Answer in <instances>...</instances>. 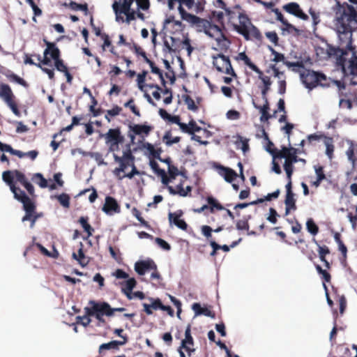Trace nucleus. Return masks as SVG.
Instances as JSON below:
<instances>
[{"instance_id": "1", "label": "nucleus", "mask_w": 357, "mask_h": 357, "mask_svg": "<svg viewBox=\"0 0 357 357\" xmlns=\"http://www.w3.org/2000/svg\"><path fill=\"white\" fill-rule=\"evenodd\" d=\"M351 17L343 13L334 19L333 27L338 38L340 46L345 50L337 59V66L344 77L357 76V54L352 46Z\"/></svg>"}, {"instance_id": "2", "label": "nucleus", "mask_w": 357, "mask_h": 357, "mask_svg": "<svg viewBox=\"0 0 357 357\" xmlns=\"http://www.w3.org/2000/svg\"><path fill=\"white\" fill-rule=\"evenodd\" d=\"M109 151L113 153L115 162L119 165L114 172L120 178H131L137 174L133 165V157L130 147L123 142V137L117 129H109L104 135Z\"/></svg>"}, {"instance_id": "3", "label": "nucleus", "mask_w": 357, "mask_h": 357, "mask_svg": "<svg viewBox=\"0 0 357 357\" xmlns=\"http://www.w3.org/2000/svg\"><path fill=\"white\" fill-rule=\"evenodd\" d=\"M196 28L197 31L204 33L212 40L213 49L224 51L229 48L230 42L218 26L212 24L208 20L200 19Z\"/></svg>"}, {"instance_id": "4", "label": "nucleus", "mask_w": 357, "mask_h": 357, "mask_svg": "<svg viewBox=\"0 0 357 357\" xmlns=\"http://www.w3.org/2000/svg\"><path fill=\"white\" fill-rule=\"evenodd\" d=\"M285 65L288 68H293L294 70H298L299 72L301 82L309 91H312L318 86H327L329 85V82L325 75L305 69L298 62H287Z\"/></svg>"}, {"instance_id": "5", "label": "nucleus", "mask_w": 357, "mask_h": 357, "mask_svg": "<svg viewBox=\"0 0 357 357\" xmlns=\"http://www.w3.org/2000/svg\"><path fill=\"white\" fill-rule=\"evenodd\" d=\"M271 146L273 144L269 142V146L267 148V151L273 155V160L275 158H284V168L286 172L288 178H290L292 174L293 168L292 164L297 161L296 155L298 150L293 147H282L281 150H273L271 149ZM273 171L275 173L279 174L280 172V167L274 161H273Z\"/></svg>"}, {"instance_id": "6", "label": "nucleus", "mask_w": 357, "mask_h": 357, "mask_svg": "<svg viewBox=\"0 0 357 357\" xmlns=\"http://www.w3.org/2000/svg\"><path fill=\"white\" fill-rule=\"evenodd\" d=\"M229 20L234 26V29L245 39L257 37L259 34L257 29L252 24L248 17L242 13H236L229 10H225Z\"/></svg>"}, {"instance_id": "7", "label": "nucleus", "mask_w": 357, "mask_h": 357, "mask_svg": "<svg viewBox=\"0 0 357 357\" xmlns=\"http://www.w3.org/2000/svg\"><path fill=\"white\" fill-rule=\"evenodd\" d=\"M132 3V0H117L113 3L112 9L117 22L130 23L135 18L136 15L139 18L144 19L142 13L131 8Z\"/></svg>"}, {"instance_id": "8", "label": "nucleus", "mask_w": 357, "mask_h": 357, "mask_svg": "<svg viewBox=\"0 0 357 357\" xmlns=\"http://www.w3.org/2000/svg\"><path fill=\"white\" fill-rule=\"evenodd\" d=\"M47 48L43 52V60L41 63L45 66H50L51 64V59L54 61L55 68L60 72L65 73L68 70L67 67L63 63V61L60 59L59 50L53 43L47 42Z\"/></svg>"}, {"instance_id": "9", "label": "nucleus", "mask_w": 357, "mask_h": 357, "mask_svg": "<svg viewBox=\"0 0 357 357\" xmlns=\"http://www.w3.org/2000/svg\"><path fill=\"white\" fill-rule=\"evenodd\" d=\"M165 185H167L171 194H178L182 197L191 196L190 192L193 188L195 189L198 195H202L204 189L199 186V180H197L195 185L191 186L190 185H185L186 180H181L178 184L175 186L170 185L169 183L173 180H161Z\"/></svg>"}, {"instance_id": "10", "label": "nucleus", "mask_w": 357, "mask_h": 357, "mask_svg": "<svg viewBox=\"0 0 357 357\" xmlns=\"http://www.w3.org/2000/svg\"><path fill=\"white\" fill-rule=\"evenodd\" d=\"M140 150L145 155L149 158V165L151 169L157 172L158 176H160L161 178H167L165 176V170L158 169L157 162L151 160L154 158H159L162 152L160 148L149 142H144L142 144Z\"/></svg>"}, {"instance_id": "11", "label": "nucleus", "mask_w": 357, "mask_h": 357, "mask_svg": "<svg viewBox=\"0 0 357 357\" xmlns=\"http://www.w3.org/2000/svg\"><path fill=\"white\" fill-rule=\"evenodd\" d=\"M89 304L91 307H86L84 308L85 313L87 316L95 317L98 321V326L105 325L106 321L104 316H106L105 311L107 310L103 302H96L90 301Z\"/></svg>"}, {"instance_id": "12", "label": "nucleus", "mask_w": 357, "mask_h": 357, "mask_svg": "<svg viewBox=\"0 0 357 357\" xmlns=\"http://www.w3.org/2000/svg\"><path fill=\"white\" fill-rule=\"evenodd\" d=\"M23 204V208L25 211V215L22 218V222L30 221L31 227H33L36 221L38 218V215L36 211V205L29 197H23L21 201Z\"/></svg>"}, {"instance_id": "13", "label": "nucleus", "mask_w": 357, "mask_h": 357, "mask_svg": "<svg viewBox=\"0 0 357 357\" xmlns=\"http://www.w3.org/2000/svg\"><path fill=\"white\" fill-rule=\"evenodd\" d=\"M348 146L346 155L352 165V169L347 172V176L351 178H357V144L350 140H347Z\"/></svg>"}, {"instance_id": "14", "label": "nucleus", "mask_w": 357, "mask_h": 357, "mask_svg": "<svg viewBox=\"0 0 357 357\" xmlns=\"http://www.w3.org/2000/svg\"><path fill=\"white\" fill-rule=\"evenodd\" d=\"M213 65L215 66L218 71L231 75V77L236 76L228 57L222 54L214 56Z\"/></svg>"}, {"instance_id": "15", "label": "nucleus", "mask_w": 357, "mask_h": 357, "mask_svg": "<svg viewBox=\"0 0 357 357\" xmlns=\"http://www.w3.org/2000/svg\"><path fill=\"white\" fill-rule=\"evenodd\" d=\"M267 73L270 74L275 80L278 88V93L281 95L286 91V76L284 72L280 71L275 66H272L267 70Z\"/></svg>"}, {"instance_id": "16", "label": "nucleus", "mask_w": 357, "mask_h": 357, "mask_svg": "<svg viewBox=\"0 0 357 357\" xmlns=\"http://www.w3.org/2000/svg\"><path fill=\"white\" fill-rule=\"evenodd\" d=\"M286 188V196L284 199L285 204V215H288L290 211L296 210L297 207L296 205V199L294 198V193L292 190L291 180H289V182L285 185Z\"/></svg>"}, {"instance_id": "17", "label": "nucleus", "mask_w": 357, "mask_h": 357, "mask_svg": "<svg viewBox=\"0 0 357 357\" xmlns=\"http://www.w3.org/2000/svg\"><path fill=\"white\" fill-rule=\"evenodd\" d=\"M183 215V212L181 210H178L174 213L169 212L168 220L170 225H174L180 229L186 231L188 225L183 219H181Z\"/></svg>"}, {"instance_id": "18", "label": "nucleus", "mask_w": 357, "mask_h": 357, "mask_svg": "<svg viewBox=\"0 0 357 357\" xmlns=\"http://www.w3.org/2000/svg\"><path fill=\"white\" fill-rule=\"evenodd\" d=\"M283 9L291 15L303 20H307L309 17L301 8L300 6L295 2H291L283 6Z\"/></svg>"}, {"instance_id": "19", "label": "nucleus", "mask_w": 357, "mask_h": 357, "mask_svg": "<svg viewBox=\"0 0 357 357\" xmlns=\"http://www.w3.org/2000/svg\"><path fill=\"white\" fill-rule=\"evenodd\" d=\"M181 348H184L188 356L195 352L194 340L191 335V325L188 324L185 331V338L181 341Z\"/></svg>"}, {"instance_id": "20", "label": "nucleus", "mask_w": 357, "mask_h": 357, "mask_svg": "<svg viewBox=\"0 0 357 357\" xmlns=\"http://www.w3.org/2000/svg\"><path fill=\"white\" fill-rule=\"evenodd\" d=\"M151 269H156V264L152 259L139 261L135 264V270L139 275H144Z\"/></svg>"}, {"instance_id": "21", "label": "nucleus", "mask_w": 357, "mask_h": 357, "mask_svg": "<svg viewBox=\"0 0 357 357\" xmlns=\"http://www.w3.org/2000/svg\"><path fill=\"white\" fill-rule=\"evenodd\" d=\"M102 211L107 214L112 215L114 213H120L121 208L114 198L107 196L105 198V202L103 205Z\"/></svg>"}, {"instance_id": "22", "label": "nucleus", "mask_w": 357, "mask_h": 357, "mask_svg": "<svg viewBox=\"0 0 357 357\" xmlns=\"http://www.w3.org/2000/svg\"><path fill=\"white\" fill-rule=\"evenodd\" d=\"M37 57H38V60L39 61L38 63H36L33 61V59L28 56V54H25L24 55V63L30 64V65H35L38 68H40L44 73H45L48 75V77L50 79H53L54 75V70L47 68L44 66L45 65H43L41 63V60H43V58H41V56L40 55H38Z\"/></svg>"}, {"instance_id": "23", "label": "nucleus", "mask_w": 357, "mask_h": 357, "mask_svg": "<svg viewBox=\"0 0 357 357\" xmlns=\"http://www.w3.org/2000/svg\"><path fill=\"white\" fill-rule=\"evenodd\" d=\"M7 185H9L11 191L14 194V197L18 201L21 202L23 199V197H28L24 190H22L15 180H4Z\"/></svg>"}, {"instance_id": "24", "label": "nucleus", "mask_w": 357, "mask_h": 357, "mask_svg": "<svg viewBox=\"0 0 357 357\" xmlns=\"http://www.w3.org/2000/svg\"><path fill=\"white\" fill-rule=\"evenodd\" d=\"M149 300L151 302L150 305L147 303L143 304L144 311L146 312V314H152L153 310H162L163 304L160 298H149Z\"/></svg>"}, {"instance_id": "25", "label": "nucleus", "mask_w": 357, "mask_h": 357, "mask_svg": "<svg viewBox=\"0 0 357 357\" xmlns=\"http://www.w3.org/2000/svg\"><path fill=\"white\" fill-rule=\"evenodd\" d=\"M258 75V77L262 82L264 84V87L261 90V94L263 98H265L266 96V93L269 91L270 87L272 84V81L271 80V77L267 75H264L263 73L257 67V70H254Z\"/></svg>"}, {"instance_id": "26", "label": "nucleus", "mask_w": 357, "mask_h": 357, "mask_svg": "<svg viewBox=\"0 0 357 357\" xmlns=\"http://www.w3.org/2000/svg\"><path fill=\"white\" fill-rule=\"evenodd\" d=\"M137 281L134 278H128L121 283V291L128 299H132V291L135 287Z\"/></svg>"}, {"instance_id": "27", "label": "nucleus", "mask_w": 357, "mask_h": 357, "mask_svg": "<svg viewBox=\"0 0 357 357\" xmlns=\"http://www.w3.org/2000/svg\"><path fill=\"white\" fill-rule=\"evenodd\" d=\"M78 253H73V258L78 261V263L82 266H86L89 262V258L85 256L84 253V244L80 242L79 245Z\"/></svg>"}, {"instance_id": "28", "label": "nucleus", "mask_w": 357, "mask_h": 357, "mask_svg": "<svg viewBox=\"0 0 357 357\" xmlns=\"http://www.w3.org/2000/svg\"><path fill=\"white\" fill-rule=\"evenodd\" d=\"M214 168L218 173L219 176L224 178H233L237 176L236 173L230 168L225 167L220 165H214Z\"/></svg>"}, {"instance_id": "29", "label": "nucleus", "mask_w": 357, "mask_h": 357, "mask_svg": "<svg viewBox=\"0 0 357 357\" xmlns=\"http://www.w3.org/2000/svg\"><path fill=\"white\" fill-rule=\"evenodd\" d=\"M130 130L137 135H147L151 130V127L146 124H132L130 126Z\"/></svg>"}, {"instance_id": "30", "label": "nucleus", "mask_w": 357, "mask_h": 357, "mask_svg": "<svg viewBox=\"0 0 357 357\" xmlns=\"http://www.w3.org/2000/svg\"><path fill=\"white\" fill-rule=\"evenodd\" d=\"M206 201L208 205L205 204L202 206L203 211L206 209H210V211L213 213L215 209L218 211L224 209V206L212 196H208L206 198Z\"/></svg>"}, {"instance_id": "31", "label": "nucleus", "mask_w": 357, "mask_h": 357, "mask_svg": "<svg viewBox=\"0 0 357 357\" xmlns=\"http://www.w3.org/2000/svg\"><path fill=\"white\" fill-rule=\"evenodd\" d=\"M263 99L264 100V103L262 106H257L255 102H253L254 107L261 113L260 121L261 122L268 121L271 117V115L268 114L269 106L266 96Z\"/></svg>"}, {"instance_id": "32", "label": "nucleus", "mask_w": 357, "mask_h": 357, "mask_svg": "<svg viewBox=\"0 0 357 357\" xmlns=\"http://www.w3.org/2000/svg\"><path fill=\"white\" fill-rule=\"evenodd\" d=\"M192 310H194L195 315H204L206 317H209L211 318L215 317V314L214 312L211 311L210 309L207 307H202L201 305L198 303H195L192 306Z\"/></svg>"}, {"instance_id": "33", "label": "nucleus", "mask_w": 357, "mask_h": 357, "mask_svg": "<svg viewBox=\"0 0 357 357\" xmlns=\"http://www.w3.org/2000/svg\"><path fill=\"white\" fill-rule=\"evenodd\" d=\"M178 10L181 15L182 20H183L192 24H195L196 26L197 22H199V20H200V18H199L198 17L185 12L184 10V9L183 8V7L181 6H179L178 7Z\"/></svg>"}, {"instance_id": "34", "label": "nucleus", "mask_w": 357, "mask_h": 357, "mask_svg": "<svg viewBox=\"0 0 357 357\" xmlns=\"http://www.w3.org/2000/svg\"><path fill=\"white\" fill-rule=\"evenodd\" d=\"M13 94L9 86L1 84L0 86V98L7 102L13 100Z\"/></svg>"}, {"instance_id": "35", "label": "nucleus", "mask_w": 357, "mask_h": 357, "mask_svg": "<svg viewBox=\"0 0 357 357\" xmlns=\"http://www.w3.org/2000/svg\"><path fill=\"white\" fill-rule=\"evenodd\" d=\"M308 13L311 17L312 21L313 29H316V26L319 24L320 20V12L315 8L310 7L308 10Z\"/></svg>"}, {"instance_id": "36", "label": "nucleus", "mask_w": 357, "mask_h": 357, "mask_svg": "<svg viewBox=\"0 0 357 357\" xmlns=\"http://www.w3.org/2000/svg\"><path fill=\"white\" fill-rule=\"evenodd\" d=\"M89 218L88 217L82 216L79 219V222L84 229V231L87 233V237H89L92 235V232L94 231L93 228L89 224L88 222Z\"/></svg>"}, {"instance_id": "37", "label": "nucleus", "mask_w": 357, "mask_h": 357, "mask_svg": "<svg viewBox=\"0 0 357 357\" xmlns=\"http://www.w3.org/2000/svg\"><path fill=\"white\" fill-rule=\"evenodd\" d=\"M238 59L239 60H241L244 61V63L248 66L251 70H257V66L255 65L250 59L248 57V56L245 54V52H241L238 55Z\"/></svg>"}, {"instance_id": "38", "label": "nucleus", "mask_w": 357, "mask_h": 357, "mask_svg": "<svg viewBox=\"0 0 357 357\" xmlns=\"http://www.w3.org/2000/svg\"><path fill=\"white\" fill-rule=\"evenodd\" d=\"M324 146L326 147V155L331 159L333 157V151H334V146L333 144V141L331 138H326L324 139Z\"/></svg>"}, {"instance_id": "39", "label": "nucleus", "mask_w": 357, "mask_h": 357, "mask_svg": "<svg viewBox=\"0 0 357 357\" xmlns=\"http://www.w3.org/2000/svg\"><path fill=\"white\" fill-rule=\"evenodd\" d=\"M104 305L105 306V308L107 310L105 312L106 314V317H112L114 314L115 312H124L126 310V308L124 307H112L111 305L107 303L103 302Z\"/></svg>"}, {"instance_id": "40", "label": "nucleus", "mask_w": 357, "mask_h": 357, "mask_svg": "<svg viewBox=\"0 0 357 357\" xmlns=\"http://www.w3.org/2000/svg\"><path fill=\"white\" fill-rule=\"evenodd\" d=\"M306 227L308 232L312 235H316L319 232V227L315 224L312 218H310L307 220Z\"/></svg>"}, {"instance_id": "41", "label": "nucleus", "mask_w": 357, "mask_h": 357, "mask_svg": "<svg viewBox=\"0 0 357 357\" xmlns=\"http://www.w3.org/2000/svg\"><path fill=\"white\" fill-rule=\"evenodd\" d=\"M24 176L20 172H3L2 174V178H24Z\"/></svg>"}, {"instance_id": "42", "label": "nucleus", "mask_w": 357, "mask_h": 357, "mask_svg": "<svg viewBox=\"0 0 357 357\" xmlns=\"http://www.w3.org/2000/svg\"><path fill=\"white\" fill-rule=\"evenodd\" d=\"M273 12L275 13L276 15L277 20L280 21L281 23H282L288 29H294V26L289 24L283 17L282 13L279 11L278 9H274Z\"/></svg>"}, {"instance_id": "43", "label": "nucleus", "mask_w": 357, "mask_h": 357, "mask_svg": "<svg viewBox=\"0 0 357 357\" xmlns=\"http://www.w3.org/2000/svg\"><path fill=\"white\" fill-rule=\"evenodd\" d=\"M162 140L167 146H171L173 144L178 142L180 138L178 137H172L171 133L169 132H167L163 136Z\"/></svg>"}, {"instance_id": "44", "label": "nucleus", "mask_w": 357, "mask_h": 357, "mask_svg": "<svg viewBox=\"0 0 357 357\" xmlns=\"http://www.w3.org/2000/svg\"><path fill=\"white\" fill-rule=\"evenodd\" d=\"M132 214L137 219L138 221L140 222V223L146 227V228H149L150 225H149L148 222H146L141 215V212L135 207H134L132 209Z\"/></svg>"}, {"instance_id": "45", "label": "nucleus", "mask_w": 357, "mask_h": 357, "mask_svg": "<svg viewBox=\"0 0 357 357\" xmlns=\"http://www.w3.org/2000/svg\"><path fill=\"white\" fill-rule=\"evenodd\" d=\"M146 73L139 74L137 75V82L138 88L141 91H145V89L148 88L149 84H145Z\"/></svg>"}, {"instance_id": "46", "label": "nucleus", "mask_w": 357, "mask_h": 357, "mask_svg": "<svg viewBox=\"0 0 357 357\" xmlns=\"http://www.w3.org/2000/svg\"><path fill=\"white\" fill-rule=\"evenodd\" d=\"M15 181L20 185L24 188L30 195L33 194L34 188L32 184L28 181V180H15Z\"/></svg>"}, {"instance_id": "47", "label": "nucleus", "mask_w": 357, "mask_h": 357, "mask_svg": "<svg viewBox=\"0 0 357 357\" xmlns=\"http://www.w3.org/2000/svg\"><path fill=\"white\" fill-rule=\"evenodd\" d=\"M57 199L61 205L65 208H69L70 206V197L66 193H62L57 197Z\"/></svg>"}, {"instance_id": "48", "label": "nucleus", "mask_w": 357, "mask_h": 357, "mask_svg": "<svg viewBox=\"0 0 357 357\" xmlns=\"http://www.w3.org/2000/svg\"><path fill=\"white\" fill-rule=\"evenodd\" d=\"M109 251L112 257L116 261H120L122 258L121 257L120 250L118 248H114L111 245L109 246Z\"/></svg>"}, {"instance_id": "49", "label": "nucleus", "mask_w": 357, "mask_h": 357, "mask_svg": "<svg viewBox=\"0 0 357 357\" xmlns=\"http://www.w3.org/2000/svg\"><path fill=\"white\" fill-rule=\"evenodd\" d=\"M202 234L208 239V241L210 242L211 239H213L212 238V231L213 229L208 225H203L201 227Z\"/></svg>"}, {"instance_id": "50", "label": "nucleus", "mask_w": 357, "mask_h": 357, "mask_svg": "<svg viewBox=\"0 0 357 357\" xmlns=\"http://www.w3.org/2000/svg\"><path fill=\"white\" fill-rule=\"evenodd\" d=\"M226 117L230 121H236L240 119L241 114L236 110L230 109L226 113Z\"/></svg>"}, {"instance_id": "51", "label": "nucleus", "mask_w": 357, "mask_h": 357, "mask_svg": "<svg viewBox=\"0 0 357 357\" xmlns=\"http://www.w3.org/2000/svg\"><path fill=\"white\" fill-rule=\"evenodd\" d=\"M344 357H357V345L353 344L352 349L354 351V353L352 354L350 351V349L347 347H344Z\"/></svg>"}, {"instance_id": "52", "label": "nucleus", "mask_w": 357, "mask_h": 357, "mask_svg": "<svg viewBox=\"0 0 357 357\" xmlns=\"http://www.w3.org/2000/svg\"><path fill=\"white\" fill-rule=\"evenodd\" d=\"M314 243L319 246V258H323L326 257V255H328L330 253L329 248L326 245L321 246L318 244L317 241L315 239H313Z\"/></svg>"}, {"instance_id": "53", "label": "nucleus", "mask_w": 357, "mask_h": 357, "mask_svg": "<svg viewBox=\"0 0 357 357\" xmlns=\"http://www.w3.org/2000/svg\"><path fill=\"white\" fill-rule=\"evenodd\" d=\"M279 216V215L278 214L277 211L275 209H274L273 208H269V215L267 217V220L273 223V224H275L278 221L277 220V217Z\"/></svg>"}, {"instance_id": "54", "label": "nucleus", "mask_w": 357, "mask_h": 357, "mask_svg": "<svg viewBox=\"0 0 357 357\" xmlns=\"http://www.w3.org/2000/svg\"><path fill=\"white\" fill-rule=\"evenodd\" d=\"M271 52H272L274 57L273 58V61L275 62H283L284 64L287 61H284V56L282 54L278 53L276 51H275L273 48H270Z\"/></svg>"}, {"instance_id": "55", "label": "nucleus", "mask_w": 357, "mask_h": 357, "mask_svg": "<svg viewBox=\"0 0 357 357\" xmlns=\"http://www.w3.org/2000/svg\"><path fill=\"white\" fill-rule=\"evenodd\" d=\"M165 24L167 25L176 26L177 27V30L182 29V23L178 20H176L174 17H168L165 20Z\"/></svg>"}, {"instance_id": "56", "label": "nucleus", "mask_w": 357, "mask_h": 357, "mask_svg": "<svg viewBox=\"0 0 357 357\" xmlns=\"http://www.w3.org/2000/svg\"><path fill=\"white\" fill-rule=\"evenodd\" d=\"M264 202V199H258L256 201H253V202H251L250 203H240V204H237L234 206V209L244 208H246L247 206H248L249 205H255V204H259V203H262Z\"/></svg>"}, {"instance_id": "57", "label": "nucleus", "mask_w": 357, "mask_h": 357, "mask_svg": "<svg viewBox=\"0 0 357 357\" xmlns=\"http://www.w3.org/2000/svg\"><path fill=\"white\" fill-rule=\"evenodd\" d=\"M155 243L163 250L169 251L171 250V245L165 240L160 238H155Z\"/></svg>"}, {"instance_id": "58", "label": "nucleus", "mask_w": 357, "mask_h": 357, "mask_svg": "<svg viewBox=\"0 0 357 357\" xmlns=\"http://www.w3.org/2000/svg\"><path fill=\"white\" fill-rule=\"evenodd\" d=\"M137 3V9L146 10L149 8V0H135Z\"/></svg>"}, {"instance_id": "59", "label": "nucleus", "mask_w": 357, "mask_h": 357, "mask_svg": "<svg viewBox=\"0 0 357 357\" xmlns=\"http://www.w3.org/2000/svg\"><path fill=\"white\" fill-rule=\"evenodd\" d=\"M339 105L342 109H350L352 107V102L350 99L341 98Z\"/></svg>"}, {"instance_id": "60", "label": "nucleus", "mask_w": 357, "mask_h": 357, "mask_svg": "<svg viewBox=\"0 0 357 357\" xmlns=\"http://www.w3.org/2000/svg\"><path fill=\"white\" fill-rule=\"evenodd\" d=\"M89 316H87L86 314L84 316H77V322L80 323L84 326H87L91 323V320L89 317Z\"/></svg>"}, {"instance_id": "61", "label": "nucleus", "mask_w": 357, "mask_h": 357, "mask_svg": "<svg viewBox=\"0 0 357 357\" xmlns=\"http://www.w3.org/2000/svg\"><path fill=\"white\" fill-rule=\"evenodd\" d=\"M148 88L155 89V91L152 93V96L155 100H159L160 99V88L158 86L154 84H149Z\"/></svg>"}, {"instance_id": "62", "label": "nucleus", "mask_w": 357, "mask_h": 357, "mask_svg": "<svg viewBox=\"0 0 357 357\" xmlns=\"http://www.w3.org/2000/svg\"><path fill=\"white\" fill-rule=\"evenodd\" d=\"M236 226L238 230H248L249 229L248 222L244 220L237 221Z\"/></svg>"}, {"instance_id": "63", "label": "nucleus", "mask_w": 357, "mask_h": 357, "mask_svg": "<svg viewBox=\"0 0 357 357\" xmlns=\"http://www.w3.org/2000/svg\"><path fill=\"white\" fill-rule=\"evenodd\" d=\"M113 275L118 279H126L129 277L128 274L122 269H117Z\"/></svg>"}, {"instance_id": "64", "label": "nucleus", "mask_w": 357, "mask_h": 357, "mask_svg": "<svg viewBox=\"0 0 357 357\" xmlns=\"http://www.w3.org/2000/svg\"><path fill=\"white\" fill-rule=\"evenodd\" d=\"M221 91L227 98H231L233 96V90L231 87L223 86L221 87Z\"/></svg>"}]
</instances>
